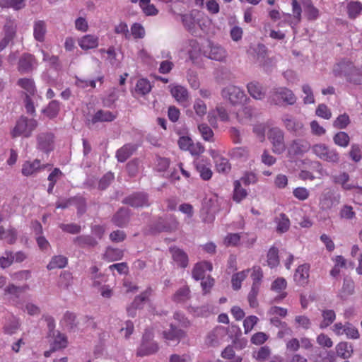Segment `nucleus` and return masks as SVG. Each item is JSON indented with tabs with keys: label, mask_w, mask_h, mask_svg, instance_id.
<instances>
[{
	"label": "nucleus",
	"mask_w": 362,
	"mask_h": 362,
	"mask_svg": "<svg viewBox=\"0 0 362 362\" xmlns=\"http://www.w3.org/2000/svg\"><path fill=\"white\" fill-rule=\"evenodd\" d=\"M311 151L322 160L332 164H337L339 162L340 156L337 150L325 144L320 143L313 145Z\"/></svg>",
	"instance_id": "1"
},
{
	"label": "nucleus",
	"mask_w": 362,
	"mask_h": 362,
	"mask_svg": "<svg viewBox=\"0 0 362 362\" xmlns=\"http://www.w3.org/2000/svg\"><path fill=\"white\" fill-rule=\"evenodd\" d=\"M37 126V123L36 120L22 117L17 121L15 127L11 131V136L13 138L20 136L28 137L31 135L33 131Z\"/></svg>",
	"instance_id": "2"
},
{
	"label": "nucleus",
	"mask_w": 362,
	"mask_h": 362,
	"mask_svg": "<svg viewBox=\"0 0 362 362\" xmlns=\"http://www.w3.org/2000/svg\"><path fill=\"white\" fill-rule=\"evenodd\" d=\"M267 137L272 146V151L276 154L283 153L286 146L284 141V133L279 127H272L269 129Z\"/></svg>",
	"instance_id": "3"
},
{
	"label": "nucleus",
	"mask_w": 362,
	"mask_h": 362,
	"mask_svg": "<svg viewBox=\"0 0 362 362\" xmlns=\"http://www.w3.org/2000/svg\"><path fill=\"white\" fill-rule=\"evenodd\" d=\"M222 97L233 105H238L246 100L244 91L239 87L229 85L221 90Z\"/></svg>",
	"instance_id": "4"
},
{
	"label": "nucleus",
	"mask_w": 362,
	"mask_h": 362,
	"mask_svg": "<svg viewBox=\"0 0 362 362\" xmlns=\"http://www.w3.org/2000/svg\"><path fill=\"white\" fill-rule=\"evenodd\" d=\"M274 100L278 104L280 102L285 103L287 105H293L296 102V96L293 92L286 87H279L274 88L272 91Z\"/></svg>",
	"instance_id": "5"
},
{
	"label": "nucleus",
	"mask_w": 362,
	"mask_h": 362,
	"mask_svg": "<svg viewBox=\"0 0 362 362\" xmlns=\"http://www.w3.org/2000/svg\"><path fill=\"white\" fill-rule=\"evenodd\" d=\"M48 326L49 329H52L54 324L52 322H49ZM49 341L53 350H59L64 349L67 346V339L64 334H61L59 332L52 329L49 334Z\"/></svg>",
	"instance_id": "6"
},
{
	"label": "nucleus",
	"mask_w": 362,
	"mask_h": 362,
	"mask_svg": "<svg viewBox=\"0 0 362 362\" xmlns=\"http://www.w3.org/2000/svg\"><path fill=\"white\" fill-rule=\"evenodd\" d=\"M151 292V289L148 288L135 297L134 301L127 308V315L129 317H134L136 315V310L143 308L144 302L148 299Z\"/></svg>",
	"instance_id": "7"
},
{
	"label": "nucleus",
	"mask_w": 362,
	"mask_h": 362,
	"mask_svg": "<svg viewBox=\"0 0 362 362\" xmlns=\"http://www.w3.org/2000/svg\"><path fill=\"white\" fill-rule=\"evenodd\" d=\"M168 88L172 96L178 103L183 106L188 105L189 93L187 88L179 84H170Z\"/></svg>",
	"instance_id": "8"
},
{
	"label": "nucleus",
	"mask_w": 362,
	"mask_h": 362,
	"mask_svg": "<svg viewBox=\"0 0 362 362\" xmlns=\"http://www.w3.org/2000/svg\"><path fill=\"white\" fill-rule=\"evenodd\" d=\"M54 135L52 133L44 132L37 137V148L38 150L48 153L54 149Z\"/></svg>",
	"instance_id": "9"
},
{
	"label": "nucleus",
	"mask_w": 362,
	"mask_h": 362,
	"mask_svg": "<svg viewBox=\"0 0 362 362\" xmlns=\"http://www.w3.org/2000/svg\"><path fill=\"white\" fill-rule=\"evenodd\" d=\"M226 335V330L224 327H216L208 333L205 342L208 346H216L221 344Z\"/></svg>",
	"instance_id": "10"
},
{
	"label": "nucleus",
	"mask_w": 362,
	"mask_h": 362,
	"mask_svg": "<svg viewBox=\"0 0 362 362\" xmlns=\"http://www.w3.org/2000/svg\"><path fill=\"white\" fill-rule=\"evenodd\" d=\"M17 25L13 20H8L4 25L5 36L0 40V52L4 49L8 42L13 39L16 35Z\"/></svg>",
	"instance_id": "11"
},
{
	"label": "nucleus",
	"mask_w": 362,
	"mask_h": 362,
	"mask_svg": "<svg viewBox=\"0 0 362 362\" xmlns=\"http://www.w3.org/2000/svg\"><path fill=\"white\" fill-rule=\"evenodd\" d=\"M177 2H175L170 6V10L174 15L179 16L181 18L183 25L188 30H192L195 24V20L192 13H184V10L177 9Z\"/></svg>",
	"instance_id": "12"
},
{
	"label": "nucleus",
	"mask_w": 362,
	"mask_h": 362,
	"mask_svg": "<svg viewBox=\"0 0 362 362\" xmlns=\"http://www.w3.org/2000/svg\"><path fill=\"white\" fill-rule=\"evenodd\" d=\"M30 289V286L28 284H24L23 286H16V284L11 283L8 284L7 286L4 289L5 295H8L10 296V300L17 303L20 298V296L22 293Z\"/></svg>",
	"instance_id": "13"
},
{
	"label": "nucleus",
	"mask_w": 362,
	"mask_h": 362,
	"mask_svg": "<svg viewBox=\"0 0 362 362\" xmlns=\"http://www.w3.org/2000/svg\"><path fill=\"white\" fill-rule=\"evenodd\" d=\"M78 46L83 50L97 48L99 45V37L93 34L85 35L77 40Z\"/></svg>",
	"instance_id": "14"
},
{
	"label": "nucleus",
	"mask_w": 362,
	"mask_h": 362,
	"mask_svg": "<svg viewBox=\"0 0 362 362\" xmlns=\"http://www.w3.org/2000/svg\"><path fill=\"white\" fill-rule=\"evenodd\" d=\"M209 51L207 52L209 58L216 61H223L227 57L226 49L218 44L213 42L209 43Z\"/></svg>",
	"instance_id": "15"
},
{
	"label": "nucleus",
	"mask_w": 362,
	"mask_h": 362,
	"mask_svg": "<svg viewBox=\"0 0 362 362\" xmlns=\"http://www.w3.org/2000/svg\"><path fill=\"white\" fill-rule=\"evenodd\" d=\"M44 168L45 165L41 164L40 160L35 159L33 161H25L23 164L21 173L24 176L28 177Z\"/></svg>",
	"instance_id": "16"
},
{
	"label": "nucleus",
	"mask_w": 362,
	"mask_h": 362,
	"mask_svg": "<svg viewBox=\"0 0 362 362\" xmlns=\"http://www.w3.org/2000/svg\"><path fill=\"white\" fill-rule=\"evenodd\" d=\"M194 165L201 178L204 180H209L212 176L211 164L206 160L197 159L194 161Z\"/></svg>",
	"instance_id": "17"
},
{
	"label": "nucleus",
	"mask_w": 362,
	"mask_h": 362,
	"mask_svg": "<svg viewBox=\"0 0 362 362\" xmlns=\"http://www.w3.org/2000/svg\"><path fill=\"white\" fill-rule=\"evenodd\" d=\"M125 202L134 207H142L149 205L148 197L145 193H134L127 197Z\"/></svg>",
	"instance_id": "18"
},
{
	"label": "nucleus",
	"mask_w": 362,
	"mask_h": 362,
	"mask_svg": "<svg viewBox=\"0 0 362 362\" xmlns=\"http://www.w3.org/2000/svg\"><path fill=\"white\" fill-rule=\"evenodd\" d=\"M332 181L337 185H341L342 189L349 191L356 187V184L350 182V176L346 172H341L339 175L332 176Z\"/></svg>",
	"instance_id": "19"
},
{
	"label": "nucleus",
	"mask_w": 362,
	"mask_h": 362,
	"mask_svg": "<svg viewBox=\"0 0 362 362\" xmlns=\"http://www.w3.org/2000/svg\"><path fill=\"white\" fill-rule=\"evenodd\" d=\"M185 337V332L176 327L172 323L170 325V328L168 330L163 332V337L166 341H175L179 342L181 339Z\"/></svg>",
	"instance_id": "20"
},
{
	"label": "nucleus",
	"mask_w": 362,
	"mask_h": 362,
	"mask_svg": "<svg viewBox=\"0 0 362 362\" xmlns=\"http://www.w3.org/2000/svg\"><path fill=\"white\" fill-rule=\"evenodd\" d=\"M47 34V24L45 21L35 20L33 22V37L40 42H42L45 40Z\"/></svg>",
	"instance_id": "21"
},
{
	"label": "nucleus",
	"mask_w": 362,
	"mask_h": 362,
	"mask_svg": "<svg viewBox=\"0 0 362 362\" xmlns=\"http://www.w3.org/2000/svg\"><path fill=\"white\" fill-rule=\"evenodd\" d=\"M250 95L256 100H262L265 97L266 88L257 81H252L247 86Z\"/></svg>",
	"instance_id": "22"
},
{
	"label": "nucleus",
	"mask_w": 362,
	"mask_h": 362,
	"mask_svg": "<svg viewBox=\"0 0 362 362\" xmlns=\"http://www.w3.org/2000/svg\"><path fill=\"white\" fill-rule=\"evenodd\" d=\"M213 269L211 263L209 262H201L194 266L192 271V276L196 280L203 279L206 272H211Z\"/></svg>",
	"instance_id": "23"
},
{
	"label": "nucleus",
	"mask_w": 362,
	"mask_h": 362,
	"mask_svg": "<svg viewBox=\"0 0 362 362\" xmlns=\"http://www.w3.org/2000/svg\"><path fill=\"white\" fill-rule=\"evenodd\" d=\"M309 277V266L308 264H302L299 266L294 274L293 279L297 284L304 286L308 283Z\"/></svg>",
	"instance_id": "24"
},
{
	"label": "nucleus",
	"mask_w": 362,
	"mask_h": 362,
	"mask_svg": "<svg viewBox=\"0 0 362 362\" xmlns=\"http://www.w3.org/2000/svg\"><path fill=\"white\" fill-rule=\"evenodd\" d=\"M117 115L109 110H100L97 111L92 117L91 122L95 124L97 122H109L115 119Z\"/></svg>",
	"instance_id": "25"
},
{
	"label": "nucleus",
	"mask_w": 362,
	"mask_h": 362,
	"mask_svg": "<svg viewBox=\"0 0 362 362\" xmlns=\"http://www.w3.org/2000/svg\"><path fill=\"white\" fill-rule=\"evenodd\" d=\"M36 65L34 56L31 54H24L19 60L18 69L20 71L27 73L31 71Z\"/></svg>",
	"instance_id": "26"
},
{
	"label": "nucleus",
	"mask_w": 362,
	"mask_h": 362,
	"mask_svg": "<svg viewBox=\"0 0 362 362\" xmlns=\"http://www.w3.org/2000/svg\"><path fill=\"white\" fill-rule=\"evenodd\" d=\"M309 148V144L307 142L301 140H294L290 144L288 152L292 155L303 154L307 152Z\"/></svg>",
	"instance_id": "27"
},
{
	"label": "nucleus",
	"mask_w": 362,
	"mask_h": 362,
	"mask_svg": "<svg viewBox=\"0 0 362 362\" xmlns=\"http://www.w3.org/2000/svg\"><path fill=\"white\" fill-rule=\"evenodd\" d=\"M170 253L173 260L181 267H186L188 264V257L187 254L178 247H171Z\"/></svg>",
	"instance_id": "28"
},
{
	"label": "nucleus",
	"mask_w": 362,
	"mask_h": 362,
	"mask_svg": "<svg viewBox=\"0 0 362 362\" xmlns=\"http://www.w3.org/2000/svg\"><path fill=\"white\" fill-rule=\"evenodd\" d=\"M282 121L286 128L290 132H299L303 128V124L300 121L294 119L288 115H284Z\"/></svg>",
	"instance_id": "29"
},
{
	"label": "nucleus",
	"mask_w": 362,
	"mask_h": 362,
	"mask_svg": "<svg viewBox=\"0 0 362 362\" xmlns=\"http://www.w3.org/2000/svg\"><path fill=\"white\" fill-rule=\"evenodd\" d=\"M274 223L276 225V232L279 233H284L287 232L290 228V220L288 217L284 213H281L274 218Z\"/></svg>",
	"instance_id": "30"
},
{
	"label": "nucleus",
	"mask_w": 362,
	"mask_h": 362,
	"mask_svg": "<svg viewBox=\"0 0 362 362\" xmlns=\"http://www.w3.org/2000/svg\"><path fill=\"white\" fill-rule=\"evenodd\" d=\"M353 64L349 61H343L334 65L333 73L336 76H349V71L353 68Z\"/></svg>",
	"instance_id": "31"
},
{
	"label": "nucleus",
	"mask_w": 362,
	"mask_h": 362,
	"mask_svg": "<svg viewBox=\"0 0 362 362\" xmlns=\"http://www.w3.org/2000/svg\"><path fill=\"white\" fill-rule=\"evenodd\" d=\"M287 286V282L285 279L282 277L277 278L273 281L271 286V289L280 295L276 298L277 300H281L284 299L287 293L284 291Z\"/></svg>",
	"instance_id": "32"
},
{
	"label": "nucleus",
	"mask_w": 362,
	"mask_h": 362,
	"mask_svg": "<svg viewBox=\"0 0 362 362\" xmlns=\"http://www.w3.org/2000/svg\"><path fill=\"white\" fill-rule=\"evenodd\" d=\"M336 352L338 356L343 359L349 358L353 354V347L351 344L346 341H341L337 344Z\"/></svg>",
	"instance_id": "33"
},
{
	"label": "nucleus",
	"mask_w": 362,
	"mask_h": 362,
	"mask_svg": "<svg viewBox=\"0 0 362 362\" xmlns=\"http://www.w3.org/2000/svg\"><path fill=\"white\" fill-rule=\"evenodd\" d=\"M354 292V283L351 280L344 279L342 288L338 293V297L342 300H346L350 296L353 295Z\"/></svg>",
	"instance_id": "34"
},
{
	"label": "nucleus",
	"mask_w": 362,
	"mask_h": 362,
	"mask_svg": "<svg viewBox=\"0 0 362 362\" xmlns=\"http://www.w3.org/2000/svg\"><path fill=\"white\" fill-rule=\"evenodd\" d=\"M158 349V346L156 342H142L137 350L139 356H145L156 353Z\"/></svg>",
	"instance_id": "35"
},
{
	"label": "nucleus",
	"mask_w": 362,
	"mask_h": 362,
	"mask_svg": "<svg viewBox=\"0 0 362 362\" xmlns=\"http://www.w3.org/2000/svg\"><path fill=\"white\" fill-rule=\"evenodd\" d=\"M68 264V259L64 255H56L52 257L47 265L48 270L64 268Z\"/></svg>",
	"instance_id": "36"
},
{
	"label": "nucleus",
	"mask_w": 362,
	"mask_h": 362,
	"mask_svg": "<svg viewBox=\"0 0 362 362\" xmlns=\"http://www.w3.org/2000/svg\"><path fill=\"white\" fill-rule=\"evenodd\" d=\"M135 147L132 144H125L122 148L117 150L116 157L119 162L123 163L127 160L132 154Z\"/></svg>",
	"instance_id": "37"
},
{
	"label": "nucleus",
	"mask_w": 362,
	"mask_h": 362,
	"mask_svg": "<svg viewBox=\"0 0 362 362\" xmlns=\"http://www.w3.org/2000/svg\"><path fill=\"white\" fill-rule=\"evenodd\" d=\"M340 201V197H332L329 194H325L320 201V208L326 210L329 209L332 206L338 204Z\"/></svg>",
	"instance_id": "38"
},
{
	"label": "nucleus",
	"mask_w": 362,
	"mask_h": 362,
	"mask_svg": "<svg viewBox=\"0 0 362 362\" xmlns=\"http://www.w3.org/2000/svg\"><path fill=\"white\" fill-rule=\"evenodd\" d=\"M74 241L81 247H94L98 243L96 239L91 235H80L74 238Z\"/></svg>",
	"instance_id": "39"
},
{
	"label": "nucleus",
	"mask_w": 362,
	"mask_h": 362,
	"mask_svg": "<svg viewBox=\"0 0 362 362\" xmlns=\"http://www.w3.org/2000/svg\"><path fill=\"white\" fill-rule=\"evenodd\" d=\"M249 272L250 269H245L232 276L231 283L234 290L237 291L241 288V284L247 276Z\"/></svg>",
	"instance_id": "40"
},
{
	"label": "nucleus",
	"mask_w": 362,
	"mask_h": 362,
	"mask_svg": "<svg viewBox=\"0 0 362 362\" xmlns=\"http://www.w3.org/2000/svg\"><path fill=\"white\" fill-rule=\"evenodd\" d=\"M229 155L232 158L245 160L249 156V150L245 146L235 147L230 151Z\"/></svg>",
	"instance_id": "41"
},
{
	"label": "nucleus",
	"mask_w": 362,
	"mask_h": 362,
	"mask_svg": "<svg viewBox=\"0 0 362 362\" xmlns=\"http://www.w3.org/2000/svg\"><path fill=\"white\" fill-rule=\"evenodd\" d=\"M123 256V252L122 250L117 249V248H113V247H108L107 248L103 257L105 259L107 260L108 262H114L119 259H121Z\"/></svg>",
	"instance_id": "42"
},
{
	"label": "nucleus",
	"mask_w": 362,
	"mask_h": 362,
	"mask_svg": "<svg viewBox=\"0 0 362 362\" xmlns=\"http://www.w3.org/2000/svg\"><path fill=\"white\" fill-rule=\"evenodd\" d=\"M291 6L293 17L291 21H288V23L291 25H296L298 24L301 21L302 9L297 0H292Z\"/></svg>",
	"instance_id": "43"
},
{
	"label": "nucleus",
	"mask_w": 362,
	"mask_h": 362,
	"mask_svg": "<svg viewBox=\"0 0 362 362\" xmlns=\"http://www.w3.org/2000/svg\"><path fill=\"white\" fill-rule=\"evenodd\" d=\"M185 49L192 60L197 59L201 51L199 44L193 40L188 42Z\"/></svg>",
	"instance_id": "44"
},
{
	"label": "nucleus",
	"mask_w": 362,
	"mask_h": 362,
	"mask_svg": "<svg viewBox=\"0 0 362 362\" xmlns=\"http://www.w3.org/2000/svg\"><path fill=\"white\" fill-rule=\"evenodd\" d=\"M250 272H251L250 276L252 280V286L259 288L262 279L263 278V272L262 269L259 266H255L251 269H250Z\"/></svg>",
	"instance_id": "45"
},
{
	"label": "nucleus",
	"mask_w": 362,
	"mask_h": 362,
	"mask_svg": "<svg viewBox=\"0 0 362 362\" xmlns=\"http://www.w3.org/2000/svg\"><path fill=\"white\" fill-rule=\"evenodd\" d=\"M322 321L320 323L321 328H325L330 325L336 318L335 312L333 310H324L322 312Z\"/></svg>",
	"instance_id": "46"
},
{
	"label": "nucleus",
	"mask_w": 362,
	"mask_h": 362,
	"mask_svg": "<svg viewBox=\"0 0 362 362\" xmlns=\"http://www.w3.org/2000/svg\"><path fill=\"white\" fill-rule=\"evenodd\" d=\"M362 11V4L359 1H351L347 5V12L350 18H356Z\"/></svg>",
	"instance_id": "47"
},
{
	"label": "nucleus",
	"mask_w": 362,
	"mask_h": 362,
	"mask_svg": "<svg viewBox=\"0 0 362 362\" xmlns=\"http://www.w3.org/2000/svg\"><path fill=\"white\" fill-rule=\"evenodd\" d=\"M304 12L309 21L316 20L319 17V11L308 0L304 3Z\"/></svg>",
	"instance_id": "48"
},
{
	"label": "nucleus",
	"mask_w": 362,
	"mask_h": 362,
	"mask_svg": "<svg viewBox=\"0 0 362 362\" xmlns=\"http://www.w3.org/2000/svg\"><path fill=\"white\" fill-rule=\"evenodd\" d=\"M333 260L334 262V266L330 271V275L333 277H337L340 273V269L346 267V260L341 255L335 257Z\"/></svg>",
	"instance_id": "49"
},
{
	"label": "nucleus",
	"mask_w": 362,
	"mask_h": 362,
	"mask_svg": "<svg viewBox=\"0 0 362 362\" xmlns=\"http://www.w3.org/2000/svg\"><path fill=\"white\" fill-rule=\"evenodd\" d=\"M151 90L150 82L146 78H140L137 81L135 91L141 95H146Z\"/></svg>",
	"instance_id": "50"
},
{
	"label": "nucleus",
	"mask_w": 362,
	"mask_h": 362,
	"mask_svg": "<svg viewBox=\"0 0 362 362\" xmlns=\"http://www.w3.org/2000/svg\"><path fill=\"white\" fill-rule=\"evenodd\" d=\"M128 220L129 213L126 209H121L113 218L114 223L118 226H123L128 222Z\"/></svg>",
	"instance_id": "51"
},
{
	"label": "nucleus",
	"mask_w": 362,
	"mask_h": 362,
	"mask_svg": "<svg viewBox=\"0 0 362 362\" xmlns=\"http://www.w3.org/2000/svg\"><path fill=\"white\" fill-rule=\"evenodd\" d=\"M18 84L24 89L28 94L33 95L35 91V86L34 81L28 78H21L18 81Z\"/></svg>",
	"instance_id": "52"
},
{
	"label": "nucleus",
	"mask_w": 362,
	"mask_h": 362,
	"mask_svg": "<svg viewBox=\"0 0 362 362\" xmlns=\"http://www.w3.org/2000/svg\"><path fill=\"white\" fill-rule=\"evenodd\" d=\"M193 109L196 115L200 118H203L207 112V106L205 102L200 98H197L194 100Z\"/></svg>",
	"instance_id": "53"
},
{
	"label": "nucleus",
	"mask_w": 362,
	"mask_h": 362,
	"mask_svg": "<svg viewBox=\"0 0 362 362\" xmlns=\"http://www.w3.org/2000/svg\"><path fill=\"white\" fill-rule=\"evenodd\" d=\"M247 193L245 189L241 187V182L239 180H236L234 182V192H233V199L240 202L247 196Z\"/></svg>",
	"instance_id": "54"
},
{
	"label": "nucleus",
	"mask_w": 362,
	"mask_h": 362,
	"mask_svg": "<svg viewBox=\"0 0 362 362\" xmlns=\"http://www.w3.org/2000/svg\"><path fill=\"white\" fill-rule=\"evenodd\" d=\"M242 240V233H228L223 240V244L227 247L237 246Z\"/></svg>",
	"instance_id": "55"
},
{
	"label": "nucleus",
	"mask_w": 362,
	"mask_h": 362,
	"mask_svg": "<svg viewBox=\"0 0 362 362\" xmlns=\"http://www.w3.org/2000/svg\"><path fill=\"white\" fill-rule=\"evenodd\" d=\"M215 164L216 168L218 172L219 173H227L230 169V165L228 162V160L226 158H223L222 156H217V158H215Z\"/></svg>",
	"instance_id": "56"
},
{
	"label": "nucleus",
	"mask_w": 362,
	"mask_h": 362,
	"mask_svg": "<svg viewBox=\"0 0 362 362\" xmlns=\"http://www.w3.org/2000/svg\"><path fill=\"white\" fill-rule=\"evenodd\" d=\"M333 140L336 145L345 148L348 146L350 138L346 132H340L334 136Z\"/></svg>",
	"instance_id": "57"
},
{
	"label": "nucleus",
	"mask_w": 362,
	"mask_h": 362,
	"mask_svg": "<svg viewBox=\"0 0 362 362\" xmlns=\"http://www.w3.org/2000/svg\"><path fill=\"white\" fill-rule=\"evenodd\" d=\"M347 79L354 83L360 84L362 83V67L356 68L353 66V68L349 71V76Z\"/></svg>",
	"instance_id": "58"
},
{
	"label": "nucleus",
	"mask_w": 362,
	"mask_h": 362,
	"mask_svg": "<svg viewBox=\"0 0 362 362\" xmlns=\"http://www.w3.org/2000/svg\"><path fill=\"white\" fill-rule=\"evenodd\" d=\"M16 232L14 229L5 230L0 227V240H6L7 243L12 244L16 241Z\"/></svg>",
	"instance_id": "59"
},
{
	"label": "nucleus",
	"mask_w": 362,
	"mask_h": 362,
	"mask_svg": "<svg viewBox=\"0 0 362 362\" xmlns=\"http://www.w3.org/2000/svg\"><path fill=\"white\" fill-rule=\"evenodd\" d=\"M302 91L304 94L303 98L304 104H313L315 98L311 87L308 84H304L302 86Z\"/></svg>",
	"instance_id": "60"
},
{
	"label": "nucleus",
	"mask_w": 362,
	"mask_h": 362,
	"mask_svg": "<svg viewBox=\"0 0 362 362\" xmlns=\"http://www.w3.org/2000/svg\"><path fill=\"white\" fill-rule=\"evenodd\" d=\"M279 263L278 250L275 247L269 249L267 254V264L270 267H275Z\"/></svg>",
	"instance_id": "61"
},
{
	"label": "nucleus",
	"mask_w": 362,
	"mask_h": 362,
	"mask_svg": "<svg viewBox=\"0 0 362 362\" xmlns=\"http://www.w3.org/2000/svg\"><path fill=\"white\" fill-rule=\"evenodd\" d=\"M11 279L15 282H22L28 280L31 277L30 270H21L11 274Z\"/></svg>",
	"instance_id": "62"
},
{
	"label": "nucleus",
	"mask_w": 362,
	"mask_h": 362,
	"mask_svg": "<svg viewBox=\"0 0 362 362\" xmlns=\"http://www.w3.org/2000/svg\"><path fill=\"white\" fill-rule=\"evenodd\" d=\"M198 129L202 138L205 141H212L214 137V132L210 127H209L206 124H201L198 126Z\"/></svg>",
	"instance_id": "63"
},
{
	"label": "nucleus",
	"mask_w": 362,
	"mask_h": 362,
	"mask_svg": "<svg viewBox=\"0 0 362 362\" xmlns=\"http://www.w3.org/2000/svg\"><path fill=\"white\" fill-rule=\"evenodd\" d=\"M131 35L135 39L144 38L146 35L145 29L141 24L135 23L131 26Z\"/></svg>",
	"instance_id": "64"
}]
</instances>
